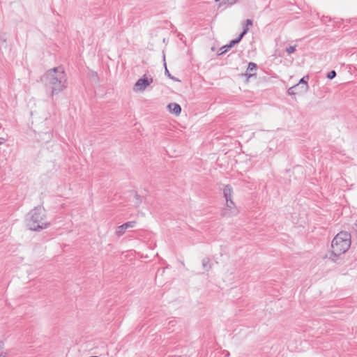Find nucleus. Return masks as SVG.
<instances>
[{
	"mask_svg": "<svg viewBox=\"0 0 357 357\" xmlns=\"http://www.w3.org/2000/svg\"><path fill=\"white\" fill-rule=\"evenodd\" d=\"M2 348V342H0V349Z\"/></svg>",
	"mask_w": 357,
	"mask_h": 357,
	"instance_id": "412c9836",
	"label": "nucleus"
},
{
	"mask_svg": "<svg viewBox=\"0 0 357 357\" xmlns=\"http://www.w3.org/2000/svg\"><path fill=\"white\" fill-rule=\"evenodd\" d=\"M165 75H166L169 78H170L171 79H173V80H174V81H178V79H176L174 77H173V76L169 73V70H168V69H167V68L166 63H165Z\"/></svg>",
	"mask_w": 357,
	"mask_h": 357,
	"instance_id": "4468645a",
	"label": "nucleus"
},
{
	"mask_svg": "<svg viewBox=\"0 0 357 357\" xmlns=\"http://www.w3.org/2000/svg\"><path fill=\"white\" fill-rule=\"evenodd\" d=\"M351 243V234L347 231L339 232L331 243V252L327 257L333 262H337L338 257L344 254L350 248Z\"/></svg>",
	"mask_w": 357,
	"mask_h": 357,
	"instance_id": "f03ea898",
	"label": "nucleus"
},
{
	"mask_svg": "<svg viewBox=\"0 0 357 357\" xmlns=\"http://www.w3.org/2000/svg\"><path fill=\"white\" fill-rule=\"evenodd\" d=\"M153 82V79H149L146 75L139 79L134 86V91H144L146 88Z\"/></svg>",
	"mask_w": 357,
	"mask_h": 357,
	"instance_id": "20e7f679",
	"label": "nucleus"
},
{
	"mask_svg": "<svg viewBox=\"0 0 357 357\" xmlns=\"http://www.w3.org/2000/svg\"><path fill=\"white\" fill-rule=\"evenodd\" d=\"M26 225L32 231H40L47 228L50 223L46 221V215L44 208L35 207L27 215Z\"/></svg>",
	"mask_w": 357,
	"mask_h": 357,
	"instance_id": "7ed1b4c3",
	"label": "nucleus"
},
{
	"mask_svg": "<svg viewBox=\"0 0 357 357\" xmlns=\"http://www.w3.org/2000/svg\"><path fill=\"white\" fill-rule=\"evenodd\" d=\"M167 107L169 109L171 113L174 114L176 115H179L181 112V107L177 103H175V102L169 103L167 105Z\"/></svg>",
	"mask_w": 357,
	"mask_h": 357,
	"instance_id": "1a4fd4ad",
	"label": "nucleus"
},
{
	"mask_svg": "<svg viewBox=\"0 0 357 357\" xmlns=\"http://www.w3.org/2000/svg\"><path fill=\"white\" fill-rule=\"evenodd\" d=\"M308 79H309L308 75H305L300 79L299 82L297 84H299V86L301 85V90L299 91V93H304L308 91V89H309V86L307 84Z\"/></svg>",
	"mask_w": 357,
	"mask_h": 357,
	"instance_id": "0eeeda50",
	"label": "nucleus"
},
{
	"mask_svg": "<svg viewBox=\"0 0 357 357\" xmlns=\"http://www.w3.org/2000/svg\"><path fill=\"white\" fill-rule=\"evenodd\" d=\"M298 86H299V84H295L294 86L290 87L287 91L288 94L290 96H292V95H296V94L300 93L299 91H297V89L298 88Z\"/></svg>",
	"mask_w": 357,
	"mask_h": 357,
	"instance_id": "ddd939ff",
	"label": "nucleus"
},
{
	"mask_svg": "<svg viewBox=\"0 0 357 357\" xmlns=\"http://www.w3.org/2000/svg\"><path fill=\"white\" fill-rule=\"evenodd\" d=\"M202 266H203L204 269L206 271H209L211 268V265L210 263L209 258L206 257L202 259Z\"/></svg>",
	"mask_w": 357,
	"mask_h": 357,
	"instance_id": "f8f14e48",
	"label": "nucleus"
},
{
	"mask_svg": "<svg viewBox=\"0 0 357 357\" xmlns=\"http://www.w3.org/2000/svg\"><path fill=\"white\" fill-rule=\"evenodd\" d=\"M301 85H300V86H298V88L297 89V91H300V90H301Z\"/></svg>",
	"mask_w": 357,
	"mask_h": 357,
	"instance_id": "4be33fe9",
	"label": "nucleus"
},
{
	"mask_svg": "<svg viewBox=\"0 0 357 357\" xmlns=\"http://www.w3.org/2000/svg\"><path fill=\"white\" fill-rule=\"evenodd\" d=\"M4 142V139L3 138H0V144H3Z\"/></svg>",
	"mask_w": 357,
	"mask_h": 357,
	"instance_id": "aec40b11",
	"label": "nucleus"
},
{
	"mask_svg": "<svg viewBox=\"0 0 357 357\" xmlns=\"http://www.w3.org/2000/svg\"><path fill=\"white\" fill-rule=\"evenodd\" d=\"M248 29H249L248 28H244L243 31L239 35V36L237 38L231 40L228 45H226V47L227 49H231L235 45L238 44L241 40L243 37L247 33Z\"/></svg>",
	"mask_w": 357,
	"mask_h": 357,
	"instance_id": "6e6552de",
	"label": "nucleus"
},
{
	"mask_svg": "<svg viewBox=\"0 0 357 357\" xmlns=\"http://www.w3.org/2000/svg\"><path fill=\"white\" fill-rule=\"evenodd\" d=\"M256 69H257V64L253 62H250L248 63V66L247 68V71L245 73V75L248 76V77L255 75V71L256 70Z\"/></svg>",
	"mask_w": 357,
	"mask_h": 357,
	"instance_id": "9d476101",
	"label": "nucleus"
},
{
	"mask_svg": "<svg viewBox=\"0 0 357 357\" xmlns=\"http://www.w3.org/2000/svg\"><path fill=\"white\" fill-rule=\"evenodd\" d=\"M136 221L127 222L120 226H118L116 229V234L118 236H121L126 232V229L132 228L136 225Z\"/></svg>",
	"mask_w": 357,
	"mask_h": 357,
	"instance_id": "423d86ee",
	"label": "nucleus"
},
{
	"mask_svg": "<svg viewBox=\"0 0 357 357\" xmlns=\"http://www.w3.org/2000/svg\"><path fill=\"white\" fill-rule=\"evenodd\" d=\"M296 45H294V46H289V47H287L286 49L287 52L289 54L294 53L295 52V50H296Z\"/></svg>",
	"mask_w": 357,
	"mask_h": 357,
	"instance_id": "dca6fc26",
	"label": "nucleus"
},
{
	"mask_svg": "<svg viewBox=\"0 0 357 357\" xmlns=\"http://www.w3.org/2000/svg\"><path fill=\"white\" fill-rule=\"evenodd\" d=\"M336 76V72L335 70H331L330 71L328 74H327V77L329 79H332L333 78H335Z\"/></svg>",
	"mask_w": 357,
	"mask_h": 357,
	"instance_id": "2eb2a0df",
	"label": "nucleus"
},
{
	"mask_svg": "<svg viewBox=\"0 0 357 357\" xmlns=\"http://www.w3.org/2000/svg\"><path fill=\"white\" fill-rule=\"evenodd\" d=\"M232 193H233V190H232L231 186L229 185H225L223 189V194H224V197H225L226 201H228V200L230 201V199H232Z\"/></svg>",
	"mask_w": 357,
	"mask_h": 357,
	"instance_id": "9b49d317",
	"label": "nucleus"
},
{
	"mask_svg": "<svg viewBox=\"0 0 357 357\" xmlns=\"http://www.w3.org/2000/svg\"><path fill=\"white\" fill-rule=\"evenodd\" d=\"M41 81L46 89L50 90V96L63 91L67 87V77L61 67L53 68L47 70L42 77Z\"/></svg>",
	"mask_w": 357,
	"mask_h": 357,
	"instance_id": "f257e3e1",
	"label": "nucleus"
},
{
	"mask_svg": "<svg viewBox=\"0 0 357 357\" xmlns=\"http://www.w3.org/2000/svg\"><path fill=\"white\" fill-rule=\"evenodd\" d=\"M237 213V210L235 208V204L232 201V199H230V201H226V208H224L222 211V216H232Z\"/></svg>",
	"mask_w": 357,
	"mask_h": 357,
	"instance_id": "39448f33",
	"label": "nucleus"
},
{
	"mask_svg": "<svg viewBox=\"0 0 357 357\" xmlns=\"http://www.w3.org/2000/svg\"><path fill=\"white\" fill-rule=\"evenodd\" d=\"M220 1V0H215V2H218V1Z\"/></svg>",
	"mask_w": 357,
	"mask_h": 357,
	"instance_id": "5701e85b",
	"label": "nucleus"
},
{
	"mask_svg": "<svg viewBox=\"0 0 357 357\" xmlns=\"http://www.w3.org/2000/svg\"><path fill=\"white\" fill-rule=\"evenodd\" d=\"M229 50V49H227V48L226 47V45H225V46L222 47L220 49L218 54H219V55H222V54H225V52H227Z\"/></svg>",
	"mask_w": 357,
	"mask_h": 357,
	"instance_id": "f3484780",
	"label": "nucleus"
},
{
	"mask_svg": "<svg viewBox=\"0 0 357 357\" xmlns=\"http://www.w3.org/2000/svg\"><path fill=\"white\" fill-rule=\"evenodd\" d=\"M245 24H246V27L245 28H248V26H252V20H250V19H248L245 21Z\"/></svg>",
	"mask_w": 357,
	"mask_h": 357,
	"instance_id": "a211bd4d",
	"label": "nucleus"
},
{
	"mask_svg": "<svg viewBox=\"0 0 357 357\" xmlns=\"http://www.w3.org/2000/svg\"><path fill=\"white\" fill-rule=\"evenodd\" d=\"M229 5H233L237 2L238 0H227Z\"/></svg>",
	"mask_w": 357,
	"mask_h": 357,
	"instance_id": "6ab92c4d",
	"label": "nucleus"
}]
</instances>
